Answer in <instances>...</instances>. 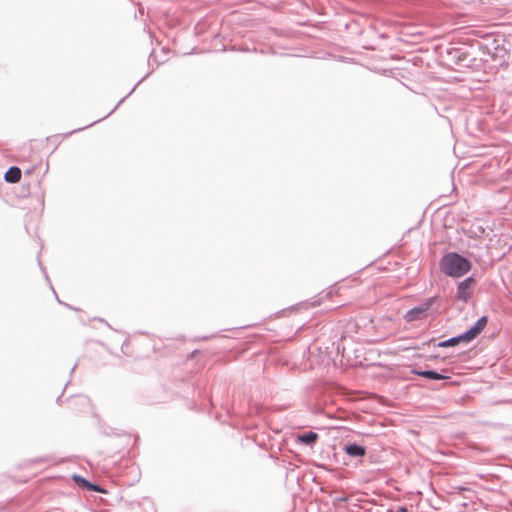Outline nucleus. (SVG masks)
<instances>
[{"label": "nucleus", "mask_w": 512, "mask_h": 512, "mask_svg": "<svg viewBox=\"0 0 512 512\" xmlns=\"http://www.w3.org/2000/svg\"><path fill=\"white\" fill-rule=\"evenodd\" d=\"M436 300V297H430L418 306L409 309L405 313L404 319L407 322H414L426 318L428 316V311L431 309Z\"/></svg>", "instance_id": "f03ea898"}, {"label": "nucleus", "mask_w": 512, "mask_h": 512, "mask_svg": "<svg viewBox=\"0 0 512 512\" xmlns=\"http://www.w3.org/2000/svg\"><path fill=\"white\" fill-rule=\"evenodd\" d=\"M343 450L351 457H363L366 454V448L356 443L345 445Z\"/></svg>", "instance_id": "20e7f679"}, {"label": "nucleus", "mask_w": 512, "mask_h": 512, "mask_svg": "<svg viewBox=\"0 0 512 512\" xmlns=\"http://www.w3.org/2000/svg\"><path fill=\"white\" fill-rule=\"evenodd\" d=\"M460 343V338L458 336L449 338L447 340L441 341L437 344L438 347H452Z\"/></svg>", "instance_id": "6e6552de"}, {"label": "nucleus", "mask_w": 512, "mask_h": 512, "mask_svg": "<svg viewBox=\"0 0 512 512\" xmlns=\"http://www.w3.org/2000/svg\"><path fill=\"white\" fill-rule=\"evenodd\" d=\"M470 331L473 333L475 338L481 333V331L474 326L470 328Z\"/></svg>", "instance_id": "ddd939ff"}, {"label": "nucleus", "mask_w": 512, "mask_h": 512, "mask_svg": "<svg viewBox=\"0 0 512 512\" xmlns=\"http://www.w3.org/2000/svg\"><path fill=\"white\" fill-rule=\"evenodd\" d=\"M72 478L80 487L87 488V486L90 485V482L87 479H85L79 475H73Z\"/></svg>", "instance_id": "9b49d317"}, {"label": "nucleus", "mask_w": 512, "mask_h": 512, "mask_svg": "<svg viewBox=\"0 0 512 512\" xmlns=\"http://www.w3.org/2000/svg\"><path fill=\"white\" fill-rule=\"evenodd\" d=\"M87 489L91 491H98V492H104L103 489H101L98 485L90 483V485L87 486Z\"/></svg>", "instance_id": "f8f14e48"}, {"label": "nucleus", "mask_w": 512, "mask_h": 512, "mask_svg": "<svg viewBox=\"0 0 512 512\" xmlns=\"http://www.w3.org/2000/svg\"><path fill=\"white\" fill-rule=\"evenodd\" d=\"M441 271L453 278H459L467 274L471 269L470 261L456 252L445 254L440 260Z\"/></svg>", "instance_id": "f257e3e1"}, {"label": "nucleus", "mask_w": 512, "mask_h": 512, "mask_svg": "<svg viewBox=\"0 0 512 512\" xmlns=\"http://www.w3.org/2000/svg\"><path fill=\"white\" fill-rule=\"evenodd\" d=\"M413 373L416 375H419L421 377H424L427 379H432V380H443V379L449 378L448 376H444V375H442L436 371H433V370H421V371L413 370Z\"/></svg>", "instance_id": "423d86ee"}, {"label": "nucleus", "mask_w": 512, "mask_h": 512, "mask_svg": "<svg viewBox=\"0 0 512 512\" xmlns=\"http://www.w3.org/2000/svg\"><path fill=\"white\" fill-rule=\"evenodd\" d=\"M317 439H318V434L315 432H312V431L304 433L303 435L299 436V441L306 445L314 444Z\"/></svg>", "instance_id": "0eeeda50"}, {"label": "nucleus", "mask_w": 512, "mask_h": 512, "mask_svg": "<svg viewBox=\"0 0 512 512\" xmlns=\"http://www.w3.org/2000/svg\"><path fill=\"white\" fill-rule=\"evenodd\" d=\"M21 175L22 173L20 168L17 166H12L6 171L4 179L8 183H17L20 181Z\"/></svg>", "instance_id": "39448f33"}, {"label": "nucleus", "mask_w": 512, "mask_h": 512, "mask_svg": "<svg viewBox=\"0 0 512 512\" xmlns=\"http://www.w3.org/2000/svg\"><path fill=\"white\" fill-rule=\"evenodd\" d=\"M473 277H467L461 281L457 286V299L463 302H467L471 296V286L474 283Z\"/></svg>", "instance_id": "7ed1b4c3"}, {"label": "nucleus", "mask_w": 512, "mask_h": 512, "mask_svg": "<svg viewBox=\"0 0 512 512\" xmlns=\"http://www.w3.org/2000/svg\"><path fill=\"white\" fill-rule=\"evenodd\" d=\"M458 337L460 338V342L461 341L469 342V341H472L473 339H475V337H474L473 333L470 331V329H468L464 333L458 335Z\"/></svg>", "instance_id": "9d476101"}, {"label": "nucleus", "mask_w": 512, "mask_h": 512, "mask_svg": "<svg viewBox=\"0 0 512 512\" xmlns=\"http://www.w3.org/2000/svg\"><path fill=\"white\" fill-rule=\"evenodd\" d=\"M488 322V318L486 316H482L478 319V321L473 325L477 329H479L481 332L484 330Z\"/></svg>", "instance_id": "1a4fd4ad"}, {"label": "nucleus", "mask_w": 512, "mask_h": 512, "mask_svg": "<svg viewBox=\"0 0 512 512\" xmlns=\"http://www.w3.org/2000/svg\"><path fill=\"white\" fill-rule=\"evenodd\" d=\"M400 510H401V512H407V509L404 507H402Z\"/></svg>", "instance_id": "4468645a"}]
</instances>
